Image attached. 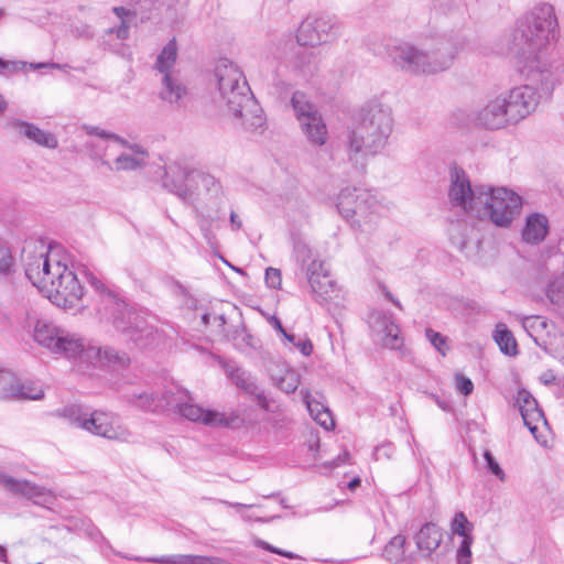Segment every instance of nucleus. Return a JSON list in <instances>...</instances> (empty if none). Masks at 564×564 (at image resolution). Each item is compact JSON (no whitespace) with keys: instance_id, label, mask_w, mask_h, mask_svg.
Listing matches in <instances>:
<instances>
[{"instance_id":"obj_1","label":"nucleus","mask_w":564,"mask_h":564,"mask_svg":"<svg viewBox=\"0 0 564 564\" xmlns=\"http://www.w3.org/2000/svg\"><path fill=\"white\" fill-rule=\"evenodd\" d=\"M557 28L553 6L540 3L517 20L511 33L520 74L532 83H540L544 90L552 89L558 82V67L547 55V47L555 37Z\"/></svg>"},{"instance_id":"obj_42","label":"nucleus","mask_w":564,"mask_h":564,"mask_svg":"<svg viewBox=\"0 0 564 564\" xmlns=\"http://www.w3.org/2000/svg\"><path fill=\"white\" fill-rule=\"evenodd\" d=\"M546 296L555 305L564 304V286L557 282L550 283L546 289Z\"/></svg>"},{"instance_id":"obj_11","label":"nucleus","mask_w":564,"mask_h":564,"mask_svg":"<svg viewBox=\"0 0 564 564\" xmlns=\"http://www.w3.org/2000/svg\"><path fill=\"white\" fill-rule=\"evenodd\" d=\"M165 405L175 410L182 417L202 423L207 426H234L240 417L237 412L225 414L221 412L206 410L194 403L192 399L182 391L173 393L171 391L164 394Z\"/></svg>"},{"instance_id":"obj_34","label":"nucleus","mask_w":564,"mask_h":564,"mask_svg":"<svg viewBox=\"0 0 564 564\" xmlns=\"http://www.w3.org/2000/svg\"><path fill=\"white\" fill-rule=\"evenodd\" d=\"M225 369L228 377L237 388L241 389L247 394L254 392V388L258 384L249 372L241 368H234L231 366H226Z\"/></svg>"},{"instance_id":"obj_24","label":"nucleus","mask_w":564,"mask_h":564,"mask_svg":"<svg viewBox=\"0 0 564 564\" xmlns=\"http://www.w3.org/2000/svg\"><path fill=\"white\" fill-rule=\"evenodd\" d=\"M127 151L119 154L113 161L112 170L135 171L147 165L149 160L148 150L139 143H130L124 139V144H120Z\"/></svg>"},{"instance_id":"obj_63","label":"nucleus","mask_w":564,"mask_h":564,"mask_svg":"<svg viewBox=\"0 0 564 564\" xmlns=\"http://www.w3.org/2000/svg\"><path fill=\"white\" fill-rule=\"evenodd\" d=\"M0 562L8 563L7 550L0 545Z\"/></svg>"},{"instance_id":"obj_59","label":"nucleus","mask_w":564,"mask_h":564,"mask_svg":"<svg viewBox=\"0 0 564 564\" xmlns=\"http://www.w3.org/2000/svg\"><path fill=\"white\" fill-rule=\"evenodd\" d=\"M230 224L234 230H239L242 226L241 220L235 212L230 213Z\"/></svg>"},{"instance_id":"obj_28","label":"nucleus","mask_w":564,"mask_h":564,"mask_svg":"<svg viewBox=\"0 0 564 564\" xmlns=\"http://www.w3.org/2000/svg\"><path fill=\"white\" fill-rule=\"evenodd\" d=\"M549 229L547 217L544 214L532 213L525 217L521 236L527 243L539 245L546 238Z\"/></svg>"},{"instance_id":"obj_6","label":"nucleus","mask_w":564,"mask_h":564,"mask_svg":"<svg viewBox=\"0 0 564 564\" xmlns=\"http://www.w3.org/2000/svg\"><path fill=\"white\" fill-rule=\"evenodd\" d=\"M456 52L452 44L440 43L430 51H423L410 43H401L390 50L393 63L411 74H436L449 68Z\"/></svg>"},{"instance_id":"obj_16","label":"nucleus","mask_w":564,"mask_h":564,"mask_svg":"<svg viewBox=\"0 0 564 564\" xmlns=\"http://www.w3.org/2000/svg\"><path fill=\"white\" fill-rule=\"evenodd\" d=\"M362 126L354 120L347 129L343 144L349 161L355 164H365L367 159L376 156L384 150L382 144L372 143L373 137L362 130Z\"/></svg>"},{"instance_id":"obj_2","label":"nucleus","mask_w":564,"mask_h":564,"mask_svg":"<svg viewBox=\"0 0 564 564\" xmlns=\"http://www.w3.org/2000/svg\"><path fill=\"white\" fill-rule=\"evenodd\" d=\"M25 275L54 305L76 308L85 289L77 278L72 254L61 246H51L46 252L33 253L24 249Z\"/></svg>"},{"instance_id":"obj_30","label":"nucleus","mask_w":564,"mask_h":564,"mask_svg":"<svg viewBox=\"0 0 564 564\" xmlns=\"http://www.w3.org/2000/svg\"><path fill=\"white\" fill-rule=\"evenodd\" d=\"M369 199V193L364 189L346 188L343 189L338 195L337 208L340 215L348 219L356 213L361 204L367 203Z\"/></svg>"},{"instance_id":"obj_46","label":"nucleus","mask_w":564,"mask_h":564,"mask_svg":"<svg viewBox=\"0 0 564 564\" xmlns=\"http://www.w3.org/2000/svg\"><path fill=\"white\" fill-rule=\"evenodd\" d=\"M254 545L258 546V547H261L265 551H269L271 553H275V554H279L281 556H284L286 558H299V555L293 553V552H289V551H284V550H281V549H278L271 544H269L268 542L263 541V540H260V539H257L254 541Z\"/></svg>"},{"instance_id":"obj_23","label":"nucleus","mask_w":564,"mask_h":564,"mask_svg":"<svg viewBox=\"0 0 564 564\" xmlns=\"http://www.w3.org/2000/svg\"><path fill=\"white\" fill-rule=\"evenodd\" d=\"M306 276L312 292L317 296L326 299L334 292L335 283L323 261L312 259L306 268Z\"/></svg>"},{"instance_id":"obj_7","label":"nucleus","mask_w":564,"mask_h":564,"mask_svg":"<svg viewBox=\"0 0 564 564\" xmlns=\"http://www.w3.org/2000/svg\"><path fill=\"white\" fill-rule=\"evenodd\" d=\"M87 278L100 296L98 312L111 321L118 330L128 333L137 345L144 347L147 344L143 343V337L152 335V329L142 328L139 315L128 308L126 303L118 299L100 279L93 274H88Z\"/></svg>"},{"instance_id":"obj_44","label":"nucleus","mask_w":564,"mask_h":564,"mask_svg":"<svg viewBox=\"0 0 564 564\" xmlns=\"http://www.w3.org/2000/svg\"><path fill=\"white\" fill-rule=\"evenodd\" d=\"M426 338L443 355L445 356L447 346L446 338L441 334L431 328H427L425 332Z\"/></svg>"},{"instance_id":"obj_14","label":"nucleus","mask_w":564,"mask_h":564,"mask_svg":"<svg viewBox=\"0 0 564 564\" xmlns=\"http://www.w3.org/2000/svg\"><path fill=\"white\" fill-rule=\"evenodd\" d=\"M356 121L364 127L365 132L373 137L376 141L372 140V143L387 147L393 130V117L389 107L378 102L369 104L361 109Z\"/></svg>"},{"instance_id":"obj_29","label":"nucleus","mask_w":564,"mask_h":564,"mask_svg":"<svg viewBox=\"0 0 564 564\" xmlns=\"http://www.w3.org/2000/svg\"><path fill=\"white\" fill-rule=\"evenodd\" d=\"M300 127L301 131L311 144L322 147L327 142L328 130L319 112L313 115L311 118L304 119V121L300 122Z\"/></svg>"},{"instance_id":"obj_52","label":"nucleus","mask_w":564,"mask_h":564,"mask_svg":"<svg viewBox=\"0 0 564 564\" xmlns=\"http://www.w3.org/2000/svg\"><path fill=\"white\" fill-rule=\"evenodd\" d=\"M249 395L253 397L261 409L269 410V401L265 397V393L258 386L254 388V392L249 393Z\"/></svg>"},{"instance_id":"obj_32","label":"nucleus","mask_w":564,"mask_h":564,"mask_svg":"<svg viewBox=\"0 0 564 564\" xmlns=\"http://www.w3.org/2000/svg\"><path fill=\"white\" fill-rule=\"evenodd\" d=\"M494 339L498 344L500 350L508 355L514 356L518 352V345L512 333L507 328L506 324L498 323L494 333Z\"/></svg>"},{"instance_id":"obj_43","label":"nucleus","mask_w":564,"mask_h":564,"mask_svg":"<svg viewBox=\"0 0 564 564\" xmlns=\"http://www.w3.org/2000/svg\"><path fill=\"white\" fill-rule=\"evenodd\" d=\"M83 129L89 135H96V137H99V138H102V139L112 140L115 142H117L118 144H124V139L121 138L120 135L111 133V132H107L106 130L100 129L98 127L84 126Z\"/></svg>"},{"instance_id":"obj_47","label":"nucleus","mask_w":564,"mask_h":564,"mask_svg":"<svg viewBox=\"0 0 564 564\" xmlns=\"http://www.w3.org/2000/svg\"><path fill=\"white\" fill-rule=\"evenodd\" d=\"M456 389L464 395H469L474 390V383L464 375H455Z\"/></svg>"},{"instance_id":"obj_17","label":"nucleus","mask_w":564,"mask_h":564,"mask_svg":"<svg viewBox=\"0 0 564 564\" xmlns=\"http://www.w3.org/2000/svg\"><path fill=\"white\" fill-rule=\"evenodd\" d=\"M508 109L507 99L499 94L475 110L471 120L475 124L489 130L502 129L509 124H516Z\"/></svg>"},{"instance_id":"obj_57","label":"nucleus","mask_w":564,"mask_h":564,"mask_svg":"<svg viewBox=\"0 0 564 564\" xmlns=\"http://www.w3.org/2000/svg\"><path fill=\"white\" fill-rule=\"evenodd\" d=\"M555 375L552 372V371H545L543 372L541 376H540V381L545 384V386H550L552 383H554L555 381Z\"/></svg>"},{"instance_id":"obj_37","label":"nucleus","mask_w":564,"mask_h":564,"mask_svg":"<svg viewBox=\"0 0 564 564\" xmlns=\"http://www.w3.org/2000/svg\"><path fill=\"white\" fill-rule=\"evenodd\" d=\"M15 259L8 243L0 241V275L7 276L12 273Z\"/></svg>"},{"instance_id":"obj_64","label":"nucleus","mask_w":564,"mask_h":564,"mask_svg":"<svg viewBox=\"0 0 564 564\" xmlns=\"http://www.w3.org/2000/svg\"><path fill=\"white\" fill-rule=\"evenodd\" d=\"M290 344H292L293 346H295V344L297 343L296 338L294 335H291V334H288L286 333V336H283Z\"/></svg>"},{"instance_id":"obj_4","label":"nucleus","mask_w":564,"mask_h":564,"mask_svg":"<svg viewBox=\"0 0 564 564\" xmlns=\"http://www.w3.org/2000/svg\"><path fill=\"white\" fill-rule=\"evenodd\" d=\"M219 102L227 108L238 124L247 130H257L264 123L263 111L254 99L240 67L226 58L220 59L214 70Z\"/></svg>"},{"instance_id":"obj_12","label":"nucleus","mask_w":564,"mask_h":564,"mask_svg":"<svg viewBox=\"0 0 564 564\" xmlns=\"http://www.w3.org/2000/svg\"><path fill=\"white\" fill-rule=\"evenodd\" d=\"M178 57V46L176 39H171L158 54L154 62V69L162 75V90L160 96L163 100L171 104L178 102L185 95L186 88L178 79V73L175 69Z\"/></svg>"},{"instance_id":"obj_13","label":"nucleus","mask_w":564,"mask_h":564,"mask_svg":"<svg viewBox=\"0 0 564 564\" xmlns=\"http://www.w3.org/2000/svg\"><path fill=\"white\" fill-rule=\"evenodd\" d=\"M341 30V22L333 14H310L300 24L296 41L301 46L325 44L339 37Z\"/></svg>"},{"instance_id":"obj_48","label":"nucleus","mask_w":564,"mask_h":564,"mask_svg":"<svg viewBox=\"0 0 564 564\" xmlns=\"http://www.w3.org/2000/svg\"><path fill=\"white\" fill-rule=\"evenodd\" d=\"M313 420L319 424L325 430H332L335 426L332 413L329 410L323 411L321 413H316V416L313 417Z\"/></svg>"},{"instance_id":"obj_35","label":"nucleus","mask_w":564,"mask_h":564,"mask_svg":"<svg viewBox=\"0 0 564 564\" xmlns=\"http://www.w3.org/2000/svg\"><path fill=\"white\" fill-rule=\"evenodd\" d=\"M126 400L129 404L137 406L144 411H156L163 406V403L152 393L141 392L131 393L126 395Z\"/></svg>"},{"instance_id":"obj_49","label":"nucleus","mask_w":564,"mask_h":564,"mask_svg":"<svg viewBox=\"0 0 564 564\" xmlns=\"http://www.w3.org/2000/svg\"><path fill=\"white\" fill-rule=\"evenodd\" d=\"M265 283L273 289L281 285V272L274 268H268L265 270Z\"/></svg>"},{"instance_id":"obj_8","label":"nucleus","mask_w":564,"mask_h":564,"mask_svg":"<svg viewBox=\"0 0 564 564\" xmlns=\"http://www.w3.org/2000/svg\"><path fill=\"white\" fill-rule=\"evenodd\" d=\"M87 278L100 296L98 312L111 321L118 330L128 333L137 345L144 347L147 344L143 343V337L152 335V329L142 328L139 315L128 308L126 303L118 299L100 279L93 274H88Z\"/></svg>"},{"instance_id":"obj_45","label":"nucleus","mask_w":564,"mask_h":564,"mask_svg":"<svg viewBox=\"0 0 564 564\" xmlns=\"http://www.w3.org/2000/svg\"><path fill=\"white\" fill-rule=\"evenodd\" d=\"M484 458L486 459L488 469L500 480H506V474L503 469L500 467L498 462L495 459L490 451H486L484 453Z\"/></svg>"},{"instance_id":"obj_21","label":"nucleus","mask_w":564,"mask_h":564,"mask_svg":"<svg viewBox=\"0 0 564 564\" xmlns=\"http://www.w3.org/2000/svg\"><path fill=\"white\" fill-rule=\"evenodd\" d=\"M370 326L378 336H380L382 345L390 349H399L403 345L400 337L399 326L394 323L391 314L383 312H375L370 317Z\"/></svg>"},{"instance_id":"obj_10","label":"nucleus","mask_w":564,"mask_h":564,"mask_svg":"<svg viewBox=\"0 0 564 564\" xmlns=\"http://www.w3.org/2000/svg\"><path fill=\"white\" fill-rule=\"evenodd\" d=\"M33 338L52 354L67 359H75L85 350L84 339L78 334L70 333L44 318L35 321Z\"/></svg>"},{"instance_id":"obj_31","label":"nucleus","mask_w":564,"mask_h":564,"mask_svg":"<svg viewBox=\"0 0 564 564\" xmlns=\"http://www.w3.org/2000/svg\"><path fill=\"white\" fill-rule=\"evenodd\" d=\"M383 555L387 561L393 564H413L416 562V553L408 552L405 549V538L403 535L393 536L384 546Z\"/></svg>"},{"instance_id":"obj_51","label":"nucleus","mask_w":564,"mask_h":564,"mask_svg":"<svg viewBox=\"0 0 564 564\" xmlns=\"http://www.w3.org/2000/svg\"><path fill=\"white\" fill-rule=\"evenodd\" d=\"M249 395L253 397L261 409L269 410V401L265 397V393L258 386L254 388V392L249 393Z\"/></svg>"},{"instance_id":"obj_53","label":"nucleus","mask_w":564,"mask_h":564,"mask_svg":"<svg viewBox=\"0 0 564 564\" xmlns=\"http://www.w3.org/2000/svg\"><path fill=\"white\" fill-rule=\"evenodd\" d=\"M24 63L18 62H9L0 58V74H6L7 72H18Z\"/></svg>"},{"instance_id":"obj_33","label":"nucleus","mask_w":564,"mask_h":564,"mask_svg":"<svg viewBox=\"0 0 564 564\" xmlns=\"http://www.w3.org/2000/svg\"><path fill=\"white\" fill-rule=\"evenodd\" d=\"M291 104L294 109L296 119L299 122L304 121L306 118L313 117V115L318 113L316 106L312 104L306 95L302 91H295L292 95Z\"/></svg>"},{"instance_id":"obj_55","label":"nucleus","mask_w":564,"mask_h":564,"mask_svg":"<svg viewBox=\"0 0 564 564\" xmlns=\"http://www.w3.org/2000/svg\"><path fill=\"white\" fill-rule=\"evenodd\" d=\"M111 32H115L118 39L126 40L129 36V25L126 21H122L120 25L116 30H111Z\"/></svg>"},{"instance_id":"obj_36","label":"nucleus","mask_w":564,"mask_h":564,"mask_svg":"<svg viewBox=\"0 0 564 564\" xmlns=\"http://www.w3.org/2000/svg\"><path fill=\"white\" fill-rule=\"evenodd\" d=\"M99 356L108 365L112 367H124L129 364V357L124 352H120L111 347H105L99 350Z\"/></svg>"},{"instance_id":"obj_50","label":"nucleus","mask_w":564,"mask_h":564,"mask_svg":"<svg viewBox=\"0 0 564 564\" xmlns=\"http://www.w3.org/2000/svg\"><path fill=\"white\" fill-rule=\"evenodd\" d=\"M294 252L296 261L300 262L302 265L305 263L307 259L312 258L311 249L302 242L295 245Z\"/></svg>"},{"instance_id":"obj_18","label":"nucleus","mask_w":564,"mask_h":564,"mask_svg":"<svg viewBox=\"0 0 564 564\" xmlns=\"http://www.w3.org/2000/svg\"><path fill=\"white\" fill-rule=\"evenodd\" d=\"M43 388L33 381H21L12 372L0 370V400H40Z\"/></svg>"},{"instance_id":"obj_22","label":"nucleus","mask_w":564,"mask_h":564,"mask_svg":"<svg viewBox=\"0 0 564 564\" xmlns=\"http://www.w3.org/2000/svg\"><path fill=\"white\" fill-rule=\"evenodd\" d=\"M517 403L524 425L538 438L536 432L541 425H546V420L536 400L529 391L521 389L518 391Z\"/></svg>"},{"instance_id":"obj_61","label":"nucleus","mask_w":564,"mask_h":564,"mask_svg":"<svg viewBox=\"0 0 564 564\" xmlns=\"http://www.w3.org/2000/svg\"><path fill=\"white\" fill-rule=\"evenodd\" d=\"M220 502L226 506L232 507V508H251L252 507V505H242L239 502H229V501H224V500H221Z\"/></svg>"},{"instance_id":"obj_54","label":"nucleus","mask_w":564,"mask_h":564,"mask_svg":"<svg viewBox=\"0 0 564 564\" xmlns=\"http://www.w3.org/2000/svg\"><path fill=\"white\" fill-rule=\"evenodd\" d=\"M295 347L304 355L310 356L313 351V345L308 338L299 339Z\"/></svg>"},{"instance_id":"obj_60","label":"nucleus","mask_w":564,"mask_h":564,"mask_svg":"<svg viewBox=\"0 0 564 564\" xmlns=\"http://www.w3.org/2000/svg\"><path fill=\"white\" fill-rule=\"evenodd\" d=\"M272 326L274 327V329L276 332H279L282 336H286V330L284 329V327L282 326L281 322L279 318L276 317H272V322H271Z\"/></svg>"},{"instance_id":"obj_40","label":"nucleus","mask_w":564,"mask_h":564,"mask_svg":"<svg viewBox=\"0 0 564 564\" xmlns=\"http://www.w3.org/2000/svg\"><path fill=\"white\" fill-rule=\"evenodd\" d=\"M301 394L303 398V402L305 403L312 419L316 416V413H321L323 411L329 410L327 406H325L323 403L312 399L311 393L308 390H301Z\"/></svg>"},{"instance_id":"obj_25","label":"nucleus","mask_w":564,"mask_h":564,"mask_svg":"<svg viewBox=\"0 0 564 564\" xmlns=\"http://www.w3.org/2000/svg\"><path fill=\"white\" fill-rule=\"evenodd\" d=\"M367 200L368 202L361 204L356 213H354V215H351L347 220L357 230L365 234H371L377 229L380 220L379 204L370 194L369 199Z\"/></svg>"},{"instance_id":"obj_39","label":"nucleus","mask_w":564,"mask_h":564,"mask_svg":"<svg viewBox=\"0 0 564 564\" xmlns=\"http://www.w3.org/2000/svg\"><path fill=\"white\" fill-rule=\"evenodd\" d=\"M471 528L473 524L467 520V517L463 512H457L451 523L452 533L462 538L470 535Z\"/></svg>"},{"instance_id":"obj_56","label":"nucleus","mask_w":564,"mask_h":564,"mask_svg":"<svg viewBox=\"0 0 564 564\" xmlns=\"http://www.w3.org/2000/svg\"><path fill=\"white\" fill-rule=\"evenodd\" d=\"M112 11L121 20V22L124 21L126 17L133 14L131 10L126 9L124 7H113Z\"/></svg>"},{"instance_id":"obj_19","label":"nucleus","mask_w":564,"mask_h":564,"mask_svg":"<svg viewBox=\"0 0 564 564\" xmlns=\"http://www.w3.org/2000/svg\"><path fill=\"white\" fill-rule=\"evenodd\" d=\"M6 128L15 137L25 139L39 147L52 150L58 147V140L55 134L39 128L32 122L10 118L6 122Z\"/></svg>"},{"instance_id":"obj_62","label":"nucleus","mask_w":564,"mask_h":564,"mask_svg":"<svg viewBox=\"0 0 564 564\" xmlns=\"http://www.w3.org/2000/svg\"><path fill=\"white\" fill-rule=\"evenodd\" d=\"M8 108V102L4 97L0 94V115H2Z\"/></svg>"},{"instance_id":"obj_38","label":"nucleus","mask_w":564,"mask_h":564,"mask_svg":"<svg viewBox=\"0 0 564 564\" xmlns=\"http://www.w3.org/2000/svg\"><path fill=\"white\" fill-rule=\"evenodd\" d=\"M276 386L285 393L294 392L300 386V375L295 370H286L276 379Z\"/></svg>"},{"instance_id":"obj_9","label":"nucleus","mask_w":564,"mask_h":564,"mask_svg":"<svg viewBox=\"0 0 564 564\" xmlns=\"http://www.w3.org/2000/svg\"><path fill=\"white\" fill-rule=\"evenodd\" d=\"M61 415L74 426L108 440L128 441L131 436L120 417L112 412L96 410L89 413L83 406L72 404L65 406Z\"/></svg>"},{"instance_id":"obj_27","label":"nucleus","mask_w":564,"mask_h":564,"mask_svg":"<svg viewBox=\"0 0 564 564\" xmlns=\"http://www.w3.org/2000/svg\"><path fill=\"white\" fill-rule=\"evenodd\" d=\"M414 541L416 544V561L427 558L440 547L443 541L442 529L435 523L427 522L414 535Z\"/></svg>"},{"instance_id":"obj_20","label":"nucleus","mask_w":564,"mask_h":564,"mask_svg":"<svg viewBox=\"0 0 564 564\" xmlns=\"http://www.w3.org/2000/svg\"><path fill=\"white\" fill-rule=\"evenodd\" d=\"M0 484L11 494L20 495L33 500L36 505H44L52 500V492L45 487L28 480H19L0 471Z\"/></svg>"},{"instance_id":"obj_3","label":"nucleus","mask_w":564,"mask_h":564,"mask_svg":"<svg viewBox=\"0 0 564 564\" xmlns=\"http://www.w3.org/2000/svg\"><path fill=\"white\" fill-rule=\"evenodd\" d=\"M448 199L453 207L480 220L490 219L498 227L510 226L522 207L521 196L511 189L489 185L471 186L469 177L459 167L451 171Z\"/></svg>"},{"instance_id":"obj_58","label":"nucleus","mask_w":564,"mask_h":564,"mask_svg":"<svg viewBox=\"0 0 564 564\" xmlns=\"http://www.w3.org/2000/svg\"><path fill=\"white\" fill-rule=\"evenodd\" d=\"M535 324H540L541 326H545V322L541 321L540 317H525L523 319V327H533Z\"/></svg>"},{"instance_id":"obj_15","label":"nucleus","mask_w":564,"mask_h":564,"mask_svg":"<svg viewBox=\"0 0 564 564\" xmlns=\"http://www.w3.org/2000/svg\"><path fill=\"white\" fill-rule=\"evenodd\" d=\"M523 78L527 80V84L517 86L509 91L501 93L507 99L508 109L510 110L509 115L513 117V122L516 123L527 118L536 109L541 97L538 89L546 95H550L554 89L553 87L550 90H544L540 83H532L524 76Z\"/></svg>"},{"instance_id":"obj_26","label":"nucleus","mask_w":564,"mask_h":564,"mask_svg":"<svg viewBox=\"0 0 564 564\" xmlns=\"http://www.w3.org/2000/svg\"><path fill=\"white\" fill-rule=\"evenodd\" d=\"M319 62L321 57L317 52L300 45L289 59L288 67L296 76L311 78L318 72Z\"/></svg>"},{"instance_id":"obj_5","label":"nucleus","mask_w":564,"mask_h":564,"mask_svg":"<svg viewBox=\"0 0 564 564\" xmlns=\"http://www.w3.org/2000/svg\"><path fill=\"white\" fill-rule=\"evenodd\" d=\"M163 186L187 204L221 193L219 181L212 174L187 166L171 165L163 176Z\"/></svg>"},{"instance_id":"obj_41","label":"nucleus","mask_w":564,"mask_h":564,"mask_svg":"<svg viewBox=\"0 0 564 564\" xmlns=\"http://www.w3.org/2000/svg\"><path fill=\"white\" fill-rule=\"evenodd\" d=\"M473 544V536L465 535L463 538L460 545L457 550V561L459 564H470L471 551L470 546Z\"/></svg>"}]
</instances>
